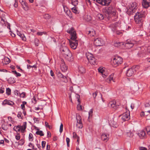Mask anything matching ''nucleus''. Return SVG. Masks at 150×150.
Returning <instances> with one entry per match:
<instances>
[{
	"mask_svg": "<svg viewBox=\"0 0 150 150\" xmlns=\"http://www.w3.org/2000/svg\"><path fill=\"white\" fill-rule=\"evenodd\" d=\"M146 129L147 131V134L149 135H150V126H147L146 127Z\"/></svg>",
	"mask_w": 150,
	"mask_h": 150,
	"instance_id": "c03bdc74",
	"label": "nucleus"
},
{
	"mask_svg": "<svg viewBox=\"0 0 150 150\" xmlns=\"http://www.w3.org/2000/svg\"><path fill=\"white\" fill-rule=\"evenodd\" d=\"M106 17H107L108 20L111 21H115L118 18L117 14L116 13V11L110 14Z\"/></svg>",
	"mask_w": 150,
	"mask_h": 150,
	"instance_id": "6e6552de",
	"label": "nucleus"
},
{
	"mask_svg": "<svg viewBox=\"0 0 150 150\" xmlns=\"http://www.w3.org/2000/svg\"><path fill=\"white\" fill-rule=\"evenodd\" d=\"M45 126L47 127L48 128L50 129L51 128V127L50 126V125H49L48 123L47 122H45Z\"/></svg>",
	"mask_w": 150,
	"mask_h": 150,
	"instance_id": "bf43d9fd",
	"label": "nucleus"
},
{
	"mask_svg": "<svg viewBox=\"0 0 150 150\" xmlns=\"http://www.w3.org/2000/svg\"><path fill=\"white\" fill-rule=\"evenodd\" d=\"M140 150H147V149L144 147H140L139 148Z\"/></svg>",
	"mask_w": 150,
	"mask_h": 150,
	"instance_id": "774afa93",
	"label": "nucleus"
},
{
	"mask_svg": "<svg viewBox=\"0 0 150 150\" xmlns=\"http://www.w3.org/2000/svg\"><path fill=\"white\" fill-rule=\"evenodd\" d=\"M124 43L122 42H120L118 41H115L114 42V45L115 47H120L121 45H124Z\"/></svg>",
	"mask_w": 150,
	"mask_h": 150,
	"instance_id": "aec40b11",
	"label": "nucleus"
},
{
	"mask_svg": "<svg viewBox=\"0 0 150 150\" xmlns=\"http://www.w3.org/2000/svg\"><path fill=\"white\" fill-rule=\"evenodd\" d=\"M122 58L118 56H115L113 59L112 64L114 67H116L122 62Z\"/></svg>",
	"mask_w": 150,
	"mask_h": 150,
	"instance_id": "20e7f679",
	"label": "nucleus"
},
{
	"mask_svg": "<svg viewBox=\"0 0 150 150\" xmlns=\"http://www.w3.org/2000/svg\"><path fill=\"white\" fill-rule=\"evenodd\" d=\"M20 129L19 125H18L17 126H15L13 128V129L16 132H19L21 130Z\"/></svg>",
	"mask_w": 150,
	"mask_h": 150,
	"instance_id": "cd10ccee",
	"label": "nucleus"
},
{
	"mask_svg": "<svg viewBox=\"0 0 150 150\" xmlns=\"http://www.w3.org/2000/svg\"><path fill=\"white\" fill-rule=\"evenodd\" d=\"M77 122L79 121H81V117L78 114H77L76 115Z\"/></svg>",
	"mask_w": 150,
	"mask_h": 150,
	"instance_id": "f704fd0d",
	"label": "nucleus"
},
{
	"mask_svg": "<svg viewBox=\"0 0 150 150\" xmlns=\"http://www.w3.org/2000/svg\"><path fill=\"white\" fill-rule=\"evenodd\" d=\"M115 11V8L112 6L105 7L103 10V11L105 13L106 16H107L110 14Z\"/></svg>",
	"mask_w": 150,
	"mask_h": 150,
	"instance_id": "0eeeda50",
	"label": "nucleus"
},
{
	"mask_svg": "<svg viewBox=\"0 0 150 150\" xmlns=\"http://www.w3.org/2000/svg\"><path fill=\"white\" fill-rule=\"evenodd\" d=\"M63 125L62 123H61V125H60V129H59V132H60V133H61L62 131H63Z\"/></svg>",
	"mask_w": 150,
	"mask_h": 150,
	"instance_id": "8fccbe9b",
	"label": "nucleus"
},
{
	"mask_svg": "<svg viewBox=\"0 0 150 150\" xmlns=\"http://www.w3.org/2000/svg\"><path fill=\"white\" fill-rule=\"evenodd\" d=\"M17 116L18 118H21L22 119H23V118L22 112L21 111L18 112Z\"/></svg>",
	"mask_w": 150,
	"mask_h": 150,
	"instance_id": "c756f323",
	"label": "nucleus"
},
{
	"mask_svg": "<svg viewBox=\"0 0 150 150\" xmlns=\"http://www.w3.org/2000/svg\"><path fill=\"white\" fill-rule=\"evenodd\" d=\"M51 133L50 131H48L47 132V137L49 138L51 137Z\"/></svg>",
	"mask_w": 150,
	"mask_h": 150,
	"instance_id": "69168bd1",
	"label": "nucleus"
},
{
	"mask_svg": "<svg viewBox=\"0 0 150 150\" xmlns=\"http://www.w3.org/2000/svg\"><path fill=\"white\" fill-rule=\"evenodd\" d=\"M8 81H10L11 83H13L15 82V80L14 79V78H12L11 77L8 79Z\"/></svg>",
	"mask_w": 150,
	"mask_h": 150,
	"instance_id": "a19ab883",
	"label": "nucleus"
},
{
	"mask_svg": "<svg viewBox=\"0 0 150 150\" xmlns=\"http://www.w3.org/2000/svg\"><path fill=\"white\" fill-rule=\"evenodd\" d=\"M145 112L150 113V104L149 103H146L145 105Z\"/></svg>",
	"mask_w": 150,
	"mask_h": 150,
	"instance_id": "4be33fe9",
	"label": "nucleus"
},
{
	"mask_svg": "<svg viewBox=\"0 0 150 150\" xmlns=\"http://www.w3.org/2000/svg\"><path fill=\"white\" fill-rule=\"evenodd\" d=\"M72 12L76 14H79V11L77 10V7L75 6L71 8Z\"/></svg>",
	"mask_w": 150,
	"mask_h": 150,
	"instance_id": "bb28decb",
	"label": "nucleus"
},
{
	"mask_svg": "<svg viewBox=\"0 0 150 150\" xmlns=\"http://www.w3.org/2000/svg\"><path fill=\"white\" fill-rule=\"evenodd\" d=\"M21 4L23 8L24 9V10H28L29 7L28 5V4L27 3L22 0L21 2Z\"/></svg>",
	"mask_w": 150,
	"mask_h": 150,
	"instance_id": "f3484780",
	"label": "nucleus"
},
{
	"mask_svg": "<svg viewBox=\"0 0 150 150\" xmlns=\"http://www.w3.org/2000/svg\"><path fill=\"white\" fill-rule=\"evenodd\" d=\"M111 106L114 109L116 110L118 108V107L120 105V103L119 100H116L115 103L114 102H110Z\"/></svg>",
	"mask_w": 150,
	"mask_h": 150,
	"instance_id": "1a4fd4ad",
	"label": "nucleus"
},
{
	"mask_svg": "<svg viewBox=\"0 0 150 150\" xmlns=\"http://www.w3.org/2000/svg\"><path fill=\"white\" fill-rule=\"evenodd\" d=\"M4 61L5 62V64H9L11 62L10 59L8 58H5L4 59Z\"/></svg>",
	"mask_w": 150,
	"mask_h": 150,
	"instance_id": "e433bc0d",
	"label": "nucleus"
},
{
	"mask_svg": "<svg viewBox=\"0 0 150 150\" xmlns=\"http://www.w3.org/2000/svg\"><path fill=\"white\" fill-rule=\"evenodd\" d=\"M78 69V71L80 74L85 73L86 72V70L84 67L82 66H79Z\"/></svg>",
	"mask_w": 150,
	"mask_h": 150,
	"instance_id": "6ab92c4d",
	"label": "nucleus"
},
{
	"mask_svg": "<svg viewBox=\"0 0 150 150\" xmlns=\"http://www.w3.org/2000/svg\"><path fill=\"white\" fill-rule=\"evenodd\" d=\"M80 104H78L77 105V108L78 110H80L82 109L81 106L80 105Z\"/></svg>",
	"mask_w": 150,
	"mask_h": 150,
	"instance_id": "680f3d73",
	"label": "nucleus"
},
{
	"mask_svg": "<svg viewBox=\"0 0 150 150\" xmlns=\"http://www.w3.org/2000/svg\"><path fill=\"white\" fill-rule=\"evenodd\" d=\"M134 71L132 68L128 69L126 75L127 76H131L133 75Z\"/></svg>",
	"mask_w": 150,
	"mask_h": 150,
	"instance_id": "a211bd4d",
	"label": "nucleus"
},
{
	"mask_svg": "<svg viewBox=\"0 0 150 150\" xmlns=\"http://www.w3.org/2000/svg\"><path fill=\"white\" fill-rule=\"evenodd\" d=\"M16 139L17 140H19L20 139L21 136L20 133H17L16 135L15 136Z\"/></svg>",
	"mask_w": 150,
	"mask_h": 150,
	"instance_id": "37998d69",
	"label": "nucleus"
},
{
	"mask_svg": "<svg viewBox=\"0 0 150 150\" xmlns=\"http://www.w3.org/2000/svg\"><path fill=\"white\" fill-rule=\"evenodd\" d=\"M73 31H75L74 30V28L72 27L71 29H68L67 31V32L69 33L70 34V35L73 33Z\"/></svg>",
	"mask_w": 150,
	"mask_h": 150,
	"instance_id": "72a5a7b5",
	"label": "nucleus"
},
{
	"mask_svg": "<svg viewBox=\"0 0 150 150\" xmlns=\"http://www.w3.org/2000/svg\"><path fill=\"white\" fill-rule=\"evenodd\" d=\"M97 2L103 6H108L111 2V0H96Z\"/></svg>",
	"mask_w": 150,
	"mask_h": 150,
	"instance_id": "9d476101",
	"label": "nucleus"
},
{
	"mask_svg": "<svg viewBox=\"0 0 150 150\" xmlns=\"http://www.w3.org/2000/svg\"><path fill=\"white\" fill-rule=\"evenodd\" d=\"M114 74H111L110 75L109 77V81H111L112 80L113 81H114L113 80V76H114Z\"/></svg>",
	"mask_w": 150,
	"mask_h": 150,
	"instance_id": "de8ad7c7",
	"label": "nucleus"
},
{
	"mask_svg": "<svg viewBox=\"0 0 150 150\" xmlns=\"http://www.w3.org/2000/svg\"><path fill=\"white\" fill-rule=\"evenodd\" d=\"M28 146L30 147H32L33 149H35L34 146V145L32 143H31V142L29 143Z\"/></svg>",
	"mask_w": 150,
	"mask_h": 150,
	"instance_id": "13d9d810",
	"label": "nucleus"
},
{
	"mask_svg": "<svg viewBox=\"0 0 150 150\" xmlns=\"http://www.w3.org/2000/svg\"><path fill=\"white\" fill-rule=\"evenodd\" d=\"M145 17L144 12H138L134 16V19L135 22L137 24H142L143 21V19Z\"/></svg>",
	"mask_w": 150,
	"mask_h": 150,
	"instance_id": "7ed1b4c3",
	"label": "nucleus"
},
{
	"mask_svg": "<svg viewBox=\"0 0 150 150\" xmlns=\"http://www.w3.org/2000/svg\"><path fill=\"white\" fill-rule=\"evenodd\" d=\"M26 126L27 123L26 122H24L22 125H19L20 130L22 133H24L25 131V130L26 128Z\"/></svg>",
	"mask_w": 150,
	"mask_h": 150,
	"instance_id": "dca6fc26",
	"label": "nucleus"
},
{
	"mask_svg": "<svg viewBox=\"0 0 150 150\" xmlns=\"http://www.w3.org/2000/svg\"><path fill=\"white\" fill-rule=\"evenodd\" d=\"M47 33L45 32H38L37 33V34L38 35L41 36L43 34L46 35Z\"/></svg>",
	"mask_w": 150,
	"mask_h": 150,
	"instance_id": "58836bf2",
	"label": "nucleus"
},
{
	"mask_svg": "<svg viewBox=\"0 0 150 150\" xmlns=\"http://www.w3.org/2000/svg\"><path fill=\"white\" fill-rule=\"evenodd\" d=\"M137 4L135 2H132L129 6V9H128L127 11V13L129 15L132 14L135 12L137 8Z\"/></svg>",
	"mask_w": 150,
	"mask_h": 150,
	"instance_id": "39448f33",
	"label": "nucleus"
},
{
	"mask_svg": "<svg viewBox=\"0 0 150 150\" xmlns=\"http://www.w3.org/2000/svg\"><path fill=\"white\" fill-rule=\"evenodd\" d=\"M93 109H91L88 112L89 118L92 117L93 115Z\"/></svg>",
	"mask_w": 150,
	"mask_h": 150,
	"instance_id": "4c0bfd02",
	"label": "nucleus"
},
{
	"mask_svg": "<svg viewBox=\"0 0 150 150\" xmlns=\"http://www.w3.org/2000/svg\"><path fill=\"white\" fill-rule=\"evenodd\" d=\"M21 108L23 110H25V105L24 104H22L21 105Z\"/></svg>",
	"mask_w": 150,
	"mask_h": 150,
	"instance_id": "0e129e2a",
	"label": "nucleus"
},
{
	"mask_svg": "<svg viewBox=\"0 0 150 150\" xmlns=\"http://www.w3.org/2000/svg\"><path fill=\"white\" fill-rule=\"evenodd\" d=\"M35 134L37 135H40V136H43L44 135V134L42 131L39 130V131H37Z\"/></svg>",
	"mask_w": 150,
	"mask_h": 150,
	"instance_id": "7c9ffc66",
	"label": "nucleus"
},
{
	"mask_svg": "<svg viewBox=\"0 0 150 150\" xmlns=\"http://www.w3.org/2000/svg\"><path fill=\"white\" fill-rule=\"evenodd\" d=\"M76 98L77 99V101H78V102L79 103V104L81 103V102L80 100V96L78 94H76Z\"/></svg>",
	"mask_w": 150,
	"mask_h": 150,
	"instance_id": "a18cd8bd",
	"label": "nucleus"
},
{
	"mask_svg": "<svg viewBox=\"0 0 150 150\" xmlns=\"http://www.w3.org/2000/svg\"><path fill=\"white\" fill-rule=\"evenodd\" d=\"M97 17L100 20H103L104 18L103 15L101 13L98 14L97 15Z\"/></svg>",
	"mask_w": 150,
	"mask_h": 150,
	"instance_id": "473e14b6",
	"label": "nucleus"
},
{
	"mask_svg": "<svg viewBox=\"0 0 150 150\" xmlns=\"http://www.w3.org/2000/svg\"><path fill=\"white\" fill-rule=\"evenodd\" d=\"M98 71L99 72L101 73L102 74H103V72H104V70L103 69V68H99L98 69Z\"/></svg>",
	"mask_w": 150,
	"mask_h": 150,
	"instance_id": "5fc2aeb1",
	"label": "nucleus"
},
{
	"mask_svg": "<svg viewBox=\"0 0 150 150\" xmlns=\"http://www.w3.org/2000/svg\"><path fill=\"white\" fill-rule=\"evenodd\" d=\"M60 51L63 57H65L68 61H73L74 58L72 56V54L67 47L62 46L60 48Z\"/></svg>",
	"mask_w": 150,
	"mask_h": 150,
	"instance_id": "f257e3e1",
	"label": "nucleus"
},
{
	"mask_svg": "<svg viewBox=\"0 0 150 150\" xmlns=\"http://www.w3.org/2000/svg\"><path fill=\"white\" fill-rule=\"evenodd\" d=\"M73 137L74 138H76V139H77L78 138V137H79L78 136L76 133L75 132H73Z\"/></svg>",
	"mask_w": 150,
	"mask_h": 150,
	"instance_id": "603ef678",
	"label": "nucleus"
},
{
	"mask_svg": "<svg viewBox=\"0 0 150 150\" xmlns=\"http://www.w3.org/2000/svg\"><path fill=\"white\" fill-rule=\"evenodd\" d=\"M59 78H61L63 77V75L59 71L58 72L57 74Z\"/></svg>",
	"mask_w": 150,
	"mask_h": 150,
	"instance_id": "e2e57ef3",
	"label": "nucleus"
},
{
	"mask_svg": "<svg viewBox=\"0 0 150 150\" xmlns=\"http://www.w3.org/2000/svg\"><path fill=\"white\" fill-rule=\"evenodd\" d=\"M20 144H18V145H20L21 146L23 145L25 143L24 139H21L20 140Z\"/></svg>",
	"mask_w": 150,
	"mask_h": 150,
	"instance_id": "49530a36",
	"label": "nucleus"
},
{
	"mask_svg": "<svg viewBox=\"0 0 150 150\" xmlns=\"http://www.w3.org/2000/svg\"><path fill=\"white\" fill-rule=\"evenodd\" d=\"M101 139L103 141L106 142L108 141V139L107 135L105 134H102L101 136Z\"/></svg>",
	"mask_w": 150,
	"mask_h": 150,
	"instance_id": "a878e982",
	"label": "nucleus"
},
{
	"mask_svg": "<svg viewBox=\"0 0 150 150\" xmlns=\"http://www.w3.org/2000/svg\"><path fill=\"white\" fill-rule=\"evenodd\" d=\"M11 103H10V102L9 101V100H7V99H5L4 100V101L3 102L2 104H4V105L8 104L9 105H13L14 104V103L12 101H11Z\"/></svg>",
	"mask_w": 150,
	"mask_h": 150,
	"instance_id": "393cba45",
	"label": "nucleus"
},
{
	"mask_svg": "<svg viewBox=\"0 0 150 150\" xmlns=\"http://www.w3.org/2000/svg\"><path fill=\"white\" fill-rule=\"evenodd\" d=\"M149 4L150 3L148 0H142V4L144 8H148L150 6Z\"/></svg>",
	"mask_w": 150,
	"mask_h": 150,
	"instance_id": "ddd939ff",
	"label": "nucleus"
},
{
	"mask_svg": "<svg viewBox=\"0 0 150 150\" xmlns=\"http://www.w3.org/2000/svg\"><path fill=\"white\" fill-rule=\"evenodd\" d=\"M97 95V93L96 92L93 93V96L94 98H95L96 97Z\"/></svg>",
	"mask_w": 150,
	"mask_h": 150,
	"instance_id": "338daca9",
	"label": "nucleus"
},
{
	"mask_svg": "<svg viewBox=\"0 0 150 150\" xmlns=\"http://www.w3.org/2000/svg\"><path fill=\"white\" fill-rule=\"evenodd\" d=\"M124 45L127 49H130L133 46L134 43L132 42V41L128 40H127L126 42L124 43Z\"/></svg>",
	"mask_w": 150,
	"mask_h": 150,
	"instance_id": "9b49d317",
	"label": "nucleus"
},
{
	"mask_svg": "<svg viewBox=\"0 0 150 150\" xmlns=\"http://www.w3.org/2000/svg\"><path fill=\"white\" fill-rule=\"evenodd\" d=\"M25 92H23L21 94H20V96L23 98L25 97Z\"/></svg>",
	"mask_w": 150,
	"mask_h": 150,
	"instance_id": "4d7b16f0",
	"label": "nucleus"
},
{
	"mask_svg": "<svg viewBox=\"0 0 150 150\" xmlns=\"http://www.w3.org/2000/svg\"><path fill=\"white\" fill-rule=\"evenodd\" d=\"M71 40H69V42L71 47L73 49H75L78 45V40H76L77 38L76 31H73L71 34Z\"/></svg>",
	"mask_w": 150,
	"mask_h": 150,
	"instance_id": "f03ea898",
	"label": "nucleus"
},
{
	"mask_svg": "<svg viewBox=\"0 0 150 150\" xmlns=\"http://www.w3.org/2000/svg\"><path fill=\"white\" fill-rule=\"evenodd\" d=\"M6 93L8 95H10L11 94V89L9 88H6Z\"/></svg>",
	"mask_w": 150,
	"mask_h": 150,
	"instance_id": "ea45409f",
	"label": "nucleus"
},
{
	"mask_svg": "<svg viewBox=\"0 0 150 150\" xmlns=\"http://www.w3.org/2000/svg\"><path fill=\"white\" fill-rule=\"evenodd\" d=\"M17 35L19 36L22 38L23 40L25 41L26 40V38L24 34L21 33L20 32L18 31L17 32Z\"/></svg>",
	"mask_w": 150,
	"mask_h": 150,
	"instance_id": "5701e85b",
	"label": "nucleus"
},
{
	"mask_svg": "<svg viewBox=\"0 0 150 150\" xmlns=\"http://www.w3.org/2000/svg\"><path fill=\"white\" fill-rule=\"evenodd\" d=\"M35 45L37 46H38L39 43V40L37 39H35Z\"/></svg>",
	"mask_w": 150,
	"mask_h": 150,
	"instance_id": "09e8293b",
	"label": "nucleus"
},
{
	"mask_svg": "<svg viewBox=\"0 0 150 150\" xmlns=\"http://www.w3.org/2000/svg\"><path fill=\"white\" fill-rule=\"evenodd\" d=\"M138 135L141 139H143L146 136L145 132L144 131L142 130L139 133Z\"/></svg>",
	"mask_w": 150,
	"mask_h": 150,
	"instance_id": "b1692460",
	"label": "nucleus"
},
{
	"mask_svg": "<svg viewBox=\"0 0 150 150\" xmlns=\"http://www.w3.org/2000/svg\"><path fill=\"white\" fill-rule=\"evenodd\" d=\"M61 61V62L60 65V68L62 71L65 72L68 69V67L65 65L63 59H62Z\"/></svg>",
	"mask_w": 150,
	"mask_h": 150,
	"instance_id": "f8f14e48",
	"label": "nucleus"
},
{
	"mask_svg": "<svg viewBox=\"0 0 150 150\" xmlns=\"http://www.w3.org/2000/svg\"><path fill=\"white\" fill-rule=\"evenodd\" d=\"M130 119L129 112V114H126V113H124L122 117V119L124 121L128 120Z\"/></svg>",
	"mask_w": 150,
	"mask_h": 150,
	"instance_id": "2eb2a0df",
	"label": "nucleus"
},
{
	"mask_svg": "<svg viewBox=\"0 0 150 150\" xmlns=\"http://www.w3.org/2000/svg\"><path fill=\"white\" fill-rule=\"evenodd\" d=\"M29 139L30 141L32 142L33 140V137L32 133H30L29 136Z\"/></svg>",
	"mask_w": 150,
	"mask_h": 150,
	"instance_id": "c9c22d12",
	"label": "nucleus"
},
{
	"mask_svg": "<svg viewBox=\"0 0 150 150\" xmlns=\"http://www.w3.org/2000/svg\"><path fill=\"white\" fill-rule=\"evenodd\" d=\"M66 140L67 142V147H69V146L70 139L69 138L67 137L66 138Z\"/></svg>",
	"mask_w": 150,
	"mask_h": 150,
	"instance_id": "3c124183",
	"label": "nucleus"
},
{
	"mask_svg": "<svg viewBox=\"0 0 150 150\" xmlns=\"http://www.w3.org/2000/svg\"><path fill=\"white\" fill-rule=\"evenodd\" d=\"M78 0H72L71 4L74 6H76L78 4Z\"/></svg>",
	"mask_w": 150,
	"mask_h": 150,
	"instance_id": "c85d7f7f",
	"label": "nucleus"
},
{
	"mask_svg": "<svg viewBox=\"0 0 150 150\" xmlns=\"http://www.w3.org/2000/svg\"><path fill=\"white\" fill-rule=\"evenodd\" d=\"M94 45L96 46H100L102 45L101 39L100 38H97L94 40Z\"/></svg>",
	"mask_w": 150,
	"mask_h": 150,
	"instance_id": "4468645a",
	"label": "nucleus"
},
{
	"mask_svg": "<svg viewBox=\"0 0 150 150\" xmlns=\"http://www.w3.org/2000/svg\"><path fill=\"white\" fill-rule=\"evenodd\" d=\"M66 13L69 17H70V16H71V12L69 10H67V12H66Z\"/></svg>",
	"mask_w": 150,
	"mask_h": 150,
	"instance_id": "864d4df0",
	"label": "nucleus"
},
{
	"mask_svg": "<svg viewBox=\"0 0 150 150\" xmlns=\"http://www.w3.org/2000/svg\"><path fill=\"white\" fill-rule=\"evenodd\" d=\"M76 126L79 129H81L83 127V124H76Z\"/></svg>",
	"mask_w": 150,
	"mask_h": 150,
	"instance_id": "052dcab7",
	"label": "nucleus"
},
{
	"mask_svg": "<svg viewBox=\"0 0 150 150\" xmlns=\"http://www.w3.org/2000/svg\"><path fill=\"white\" fill-rule=\"evenodd\" d=\"M88 34L91 37L94 36L96 34L95 31L93 29L88 31Z\"/></svg>",
	"mask_w": 150,
	"mask_h": 150,
	"instance_id": "412c9836",
	"label": "nucleus"
},
{
	"mask_svg": "<svg viewBox=\"0 0 150 150\" xmlns=\"http://www.w3.org/2000/svg\"><path fill=\"white\" fill-rule=\"evenodd\" d=\"M86 55L87 59L91 64L95 65L96 64V59L92 54L88 52Z\"/></svg>",
	"mask_w": 150,
	"mask_h": 150,
	"instance_id": "423d86ee",
	"label": "nucleus"
},
{
	"mask_svg": "<svg viewBox=\"0 0 150 150\" xmlns=\"http://www.w3.org/2000/svg\"><path fill=\"white\" fill-rule=\"evenodd\" d=\"M43 18L46 20L49 19L51 18V16L48 14H45L43 15Z\"/></svg>",
	"mask_w": 150,
	"mask_h": 150,
	"instance_id": "2f4dec72",
	"label": "nucleus"
},
{
	"mask_svg": "<svg viewBox=\"0 0 150 150\" xmlns=\"http://www.w3.org/2000/svg\"><path fill=\"white\" fill-rule=\"evenodd\" d=\"M46 142L45 141H43L42 142V146L43 149L44 148L45 146Z\"/></svg>",
	"mask_w": 150,
	"mask_h": 150,
	"instance_id": "6e6d98bb",
	"label": "nucleus"
},
{
	"mask_svg": "<svg viewBox=\"0 0 150 150\" xmlns=\"http://www.w3.org/2000/svg\"><path fill=\"white\" fill-rule=\"evenodd\" d=\"M127 134L128 137H132L133 135V134L131 131L127 132Z\"/></svg>",
	"mask_w": 150,
	"mask_h": 150,
	"instance_id": "79ce46f5",
	"label": "nucleus"
}]
</instances>
